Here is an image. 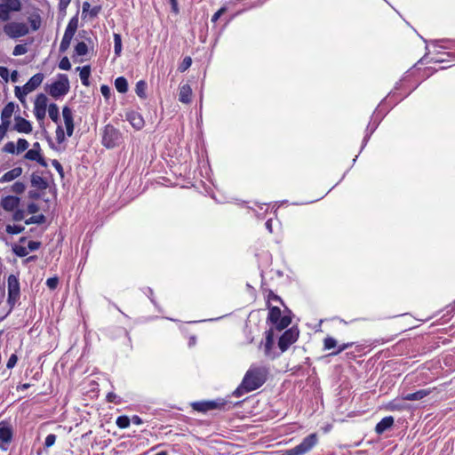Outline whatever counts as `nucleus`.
Segmentation results:
<instances>
[{
  "label": "nucleus",
  "instance_id": "nucleus-1",
  "mask_svg": "<svg viewBox=\"0 0 455 455\" xmlns=\"http://www.w3.org/2000/svg\"><path fill=\"white\" fill-rule=\"evenodd\" d=\"M267 371L265 367H251L243 379V387L246 392L260 387L266 381Z\"/></svg>",
  "mask_w": 455,
  "mask_h": 455
},
{
  "label": "nucleus",
  "instance_id": "nucleus-2",
  "mask_svg": "<svg viewBox=\"0 0 455 455\" xmlns=\"http://www.w3.org/2000/svg\"><path fill=\"white\" fill-rule=\"evenodd\" d=\"M318 443V436L315 433L306 436L297 446L285 450L281 455H304L309 452Z\"/></svg>",
  "mask_w": 455,
  "mask_h": 455
},
{
  "label": "nucleus",
  "instance_id": "nucleus-3",
  "mask_svg": "<svg viewBox=\"0 0 455 455\" xmlns=\"http://www.w3.org/2000/svg\"><path fill=\"white\" fill-rule=\"evenodd\" d=\"M122 142L121 132L111 124H108L104 128L102 136V144L108 148H113L119 146Z\"/></svg>",
  "mask_w": 455,
  "mask_h": 455
},
{
  "label": "nucleus",
  "instance_id": "nucleus-4",
  "mask_svg": "<svg viewBox=\"0 0 455 455\" xmlns=\"http://www.w3.org/2000/svg\"><path fill=\"white\" fill-rule=\"evenodd\" d=\"M69 91V81L68 76L61 74L59 76V80L52 83L50 86L49 93L53 98L66 95Z\"/></svg>",
  "mask_w": 455,
  "mask_h": 455
},
{
  "label": "nucleus",
  "instance_id": "nucleus-5",
  "mask_svg": "<svg viewBox=\"0 0 455 455\" xmlns=\"http://www.w3.org/2000/svg\"><path fill=\"white\" fill-rule=\"evenodd\" d=\"M4 32L11 38H18L26 36L29 29L24 22L12 21L4 26Z\"/></svg>",
  "mask_w": 455,
  "mask_h": 455
},
{
  "label": "nucleus",
  "instance_id": "nucleus-6",
  "mask_svg": "<svg viewBox=\"0 0 455 455\" xmlns=\"http://www.w3.org/2000/svg\"><path fill=\"white\" fill-rule=\"evenodd\" d=\"M299 333L298 329L295 327H291L283 332L278 341L281 352L286 351L291 344L297 341Z\"/></svg>",
  "mask_w": 455,
  "mask_h": 455
},
{
  "label": "nucleus",
  "instance_id": "nucleus-7",
  "mask_svg": "<svg viewBox=\"0 0 455 455\" xmlns=\"http://www.w3.org/2000/svg\"><path fill=\"white\" fill-rule=\"evenodd\" d=\"M21 8L20 0H3L0 4V20L6 21L10 19L11 12H19Z\"/></svg>",
  "mask_w": 455,
  "mask_h": 455
},
{
  "label": "nucleus",
  "instance_id": "nucleus-8",
  "mask_svg": "<svg viewBox=\"0 0 455 455\" xmlns=\"http://www.w3.org/2000/svg\"><path fill=\"white\" fill-rule=\"evenodd\" d=\"M48 98L45 94L40 93L36 96L34 103V114L37 121H43L46 116Z\"/></svg>",
  "mask_w": 455,
  "mask_h": 455
},
{
  "label": "nucleus",
  "instance_id": "nucleus-9",
  "mask_svg": "<svg viewBox=\"0 0 455 455\" xmlns=\"http://www.w3.org/2000/svg\"><path fill=\"white\" fill-rule=\"evenodd\" d=\"M20 299V282L14 275L8 277V303L12 307Z\"/></svg>",
  "mask_w": 455,
  "mask_h": 455
},
{
  "label": "nucleus",
  "instance_id": "nucleus-10",
  "mask_svg": "<svg viewBox=\"0 0 455 455\" xmlns=\"http://www.w3.org/2000/svg\"><path fill=\"white\" fill-rule=\"evenodd\" d=\"M12 438V427L5 421L0 422V449L6 451Z\"/></svg>",
  "mask_w": 455,
  "mask_h": 455
},
{
  "label": "nucleus",
  "instance_id": "nucleus-11",
  "mask_svg": "<svg viewBox=\"0 0 455 455\" xmlns=\"http://www.w3.org/2000/svg\"><path fill=\"white\" fill-rule=\"evenodd\" d=\"M44 76L43 73L34 75L23 86V94H28L35 91L44 81Z\"/></svg>",
  "mask_w": 455,
  "mask_h": 455
},
{
  "label": "nucleus",
  "instance_id": "nucleus-12",
  "mask_svg": "<svg viewBox=\"0 0 455 455\" xmlns=\"http://www.w3.org/2000/svg\"><path fill=\"white\" fill-rule=\"evenodd\" d=\"M62 116L66 126L67 135L71 137L74 132V118L71 108L68 106H65L62 108Z\"/></svg>",
  "mask_w": 455,
  "mask_h": 455
},
{
  "label": "nucleus",
  "instance_id": "nucleus-13",
  "mask_svg": "<svg viewBox=\"0 0 455 455\" xmlns=\"http://www.w3.org/2000/svg\"><path fill=\"white\" fill-rule=\"evenodd\" d=\"M191 405L195 411L207 412L220 407V404L216 401H202L195 402Z\"/></svg>",
  "mask_w": 455,
  "mask_h": 455
},
{
  "label": "nucleus",
  "instance_id": "nucleus-14",
  "mask_svg": "<svg viewBox=\"0 0 455 455\" xmlns=\"http://www.w3.org/2000/svg\"><path fill=\"white\" fill-rule=\"evenodd\" d=\"M15 124L13 129L20 133H30L32 132V125L29 121L25 118L17 116L14 118Z\"/></svg>",
  "mask_w": 455,
  "mask_h": 455
},
{
  "label": "nucleus",
  "instance_id": "nucleus-15",
  "mask_svg": "<svg viewBox=\"0 0 455 455\" xmlns=\"http://www.w3.org/2000/svg\"><path fill=\"white\" fill-rule=\"evenodd\" d=\"M126 119L129 121V123L132 124L133 128L136 130H140L144 126V119L142 116L135 111H131L126 114Z\"/></svg>",
  "mask_w": 455,
  "mask_h": 455
},
{
  "label": "nucleus",
  "instance_id": "nucleus-16",
  "mask_svg": "<svg viewBox=\"0 0 455 455\" xmlns=\"http://www.w3.org/2000/svg\"><path fill=\"white\" fill-rule=\"evenodd\" d=\"M192 100V89L188 84H180L179 87V100L184 104H189Z\"/></svg>",
  "mask_w": 455,
  "mask_h": 455
},
{
  "label": "nucleus",
  "instance_id": "nucleus-17",
  "mask_svg": "<svg viewBox=\"0 0 455 455\" xmlns=\"http://www.w3.org/2000/svg\"><path fill=\"white\" fill-rule=\"evenodd\" d=\"M20 198L17 196H7L1 200V206L7 212H12L18 207Z\"/></svg>",
  "mask_w": 455,
  "mask_h": 455
},
{
  "label": "nucleus",
  "instance_id": "nucleus-18",
  "mask_svg": "<svg viewBox=\"0 0 455 455\" xmlns=\"http://www.w3.org/2000/svg\"><path fill=\"white\" fill-rule=\"evenodd\" d=\"M265 343H264V352L266 356L274 358L272 355V348L274 346V332L272 330H268L265 332Z\"/></svg>",
  "mask_w": 455,
  "mask_h": 455
},
{
  "label": "nucleus",
  "instance_id": "nucleus-19",
  "mask_svg": "<svg viewBox=\"0 0 455 455\" xmlns=\"http://www.w3.org/2000/svg\"><path fill=\"white\" fill-rule=\"evenodd\" d=\"M394 424V418L392 416H387L383 418L375 427V432L378 435L383 434L385 431L389 429Z\"/></svg>",
  "mask_w": 455,
  "mask_h": 455
},
{
  "label": "nucleus",
  "instance_id": "nucleus-20",
  "mask_svg": "<svg viewBox=\"0 0 455 455\" xmlns=\"http://www.w3.org/2000/svg\"><path fill=\"white\" fill-rule=\"evenodd\" d=\"M431 393L430 389H420L414 393H409L403 395L404 401H419L427 396Z\"/></svg>",
  "mask_w": 455,
  "mask_h": 455
},
{
  "label": "nucleus",
  "instance_id": "nucleus-21",
  "mask_svg": "<svg viewBox=\"0 0 455 455\" xmlns=\"http://www.w3.org/2000/svg\"><path fill=\"white\" fill-rule=\"evenodd\" d=\"M22 173V168L21 167H15L12 170L5 172L1 178L0 182H9L16 178L20 177Z\"/></svg>",
  "mask_w": 455,
  "mask_h": 455
},
{
  "label": "nucleus",
  "instance_id": "nucleus-22",
  "mask_svg": "<svg viewBox=\"0 0 455 455\" xmlns=\"http://www.w3.org/2000/svg\"><path fill=\"white\" fill-rule=\"evenodd\" d=\"M31 186L39 190H44L47 188L48 183L41 176H39L36 173H33L31 176Z\"/></svg>",
  "mask_w": 455,
  "mask_h": 455
},
{
  "label": "nucleus",
  "instance_id": "nucleus-23",
  "mask_svg": "<svg viewBox=\"0 0 455 455\" xmlns=\"http://www.w3.org/2000/svg\"><path fill=\"white\" fill-rule=\"evenodd\" d=\"M76 70L79 71L80 79L82 84L85 86L89 85V76L91 74L90 66L77 67Z\"/></svg>",
  "mask_w": 455,
  "mask_h": 455
},
{
  "label": "nucleus",
  "instance_id": "nucleus-24",
  "mask_svg": "<svg viewBox=\"0 0 455 455\" xmlns=\"http://www.w3.org/2000/svg\"><path fill=\"white\" fill-rule=\"evenodd\" d=\"M48 114L49 117L52 120V122L58 124L60 121V112L59 108L55 103H51L48 106Z\"/></svg>",
  "mask_w": 455,
  "mask_h": 455
},
{
  "label": "nucleus",
  "instance_id": "nucleus-25",
  "mask_svg": "<svg viewBox=\"0 0 455 455\" xmlns=\"http://www.w3.org/2000/svg\"><path fill=\"white\" fill-rule=\"evenodd\" d=\"M115 86L121 93H125L128 91V83L124 76H119L115 80Z\"/></svg>",
  "mask_w": 455,
  "mask_h": 455
},
{
  "label": "nucleus",
  "instance_id": "nucleus-26",
  "mask_svg": "<svg viewBox=\"0 0 455 455\" xmlns=\"http://www.w3.org/2000/svg\"><path fill=\"white\" fill-rule=\"evenodd\" d=\"M77 26H78V20L76 17H73L69 20V22L65 29L64 34L74 36V35L77 29Z\"/></svg>",
  "mask_w": 455,
  "mask_h": 455
},
{
  "label": "nucleus",
  "instance_id": "nucleus-27",
  "mask_svg": "<svg viewBox=\"0 0 455 455\" xmlns=\"http://www.w3.org/2000/svg\"><path fill=\"white\" fill-rule=\"evenodd\" d=\"M281 310L277 307H272L269 309L268 320L275 325L281 317Z\"/></svg>",
  "mask_w": 455,
  "mask_h": 455
},
{
  "label": "nucleus",
  "instance_id": "nucleus-28",
  "mask_svg": "<svg viewBox=\"0 0 455 455\" xmlns=\"http://www.w3.org/2000/svg\"><path fill=\"white\" fill-rule=\"evenodd\" d=\"M146 91H147V83L143 80L138 81L136 84V86H135L136 94L140 98L145 99L147 97Z\"/></svg>",
  "mask_w": 455,
  "mask_h": 455
},
{
  "label": "nucleus",
  "instance_id": "nucleus-29",
  "mask_svg": "<svg viewBox=\"0 0 455 455\" xmlns=\"http://www.w3.org/2000/svg\"><path fill=\"white\" fill-rule=\"evenodd\" d=\"M15 105L12 102H9L1 112V118L11 119L14 112Z\"/></svg>",
  "mask_w": 455,
  "mask_h": 455
},
{
  "label": "nucleus",
  "instance_id": "nucleus-30",
  "mask_svg": "<svg viewBox=\"0 0 455 455\" xmlns=\"http://www.w3.org/2000/svg\"><path fill=\"white\" fill-rule=\"evenodd\" d=\"M114 51L116 56H120L122 52V38L119 34H114Z\"/></svg>",
  "mask_w": 455,
  "mask_h": 455
},
{
  "label": "nucleus",
  "instance_id": "nucleus-31",
  "mask_svg": "<svg viewBox=\"0 0 455 455\" xmlns=\"http://www.w3.org/2000/svg\"><path fill=\"white\" fill-rule=\"evenodd\" d=\"M291 322V319L288 315L281 316L279 321L275 324V328L279 331L286 328Z\"/></svg>",
  "mask_w": 455,
  "mask_h": 455
},
{
  "label": "nucleus",
  "instance_id": "nucleus-32",
  "mask_svg": "<svg viewBox=\"0 0 455 455\" xmlns=\"http://www.w3.org/2000/svg\"><path fill=\"white\" fill-rule=\"evenodd\" d=\"M130 423H131V419L129 417L127 416H119L116 420V426L119 427V428H127L129 426H130Z\"/></svg>",
  "mask_w": 455,
  "mask_h": 455
},
{
  "label": "nucleus",
  "instance_id": "nucleus-33",
  "mask_svg": "<svg viewBox=\"0 0 455 455\" xmlns=\"http://www.w3.org/2000/svg\"><path fill=\"white\" fill-rule=\"evenodd\" d=\"M72 38L73 36L64 34L60 44V52H64L68 49Z\"/></svg>",
  "mask_w": 455,
  "mask_h": 455
},
{
  "label": "nucleus",
  "instance_id": "nucleus-34",
  "mask_svg": "<svg viewBox=\"0 0 455 455\" xmlns=\"http://www.w3.org/2000/svg\"><path fill=\"white\" fill-rule=\"evenodd\" d=\"M75 52L77 56L86 55L88 52V46L84 42H79L75 47Z\"/></svg>",
  "mask_w": 455,
  "mask_h": 455
},
{
  "label": "nucleus",
  "instance_id": "nucleus-35",
  "mask_svg": "<svg viewBox=\"0 0 455 455\" xmlns=\"http://www.w3.org/2000/svg\"><path fill=\"white\" fill-rule=\"evenodd\" d=\"M45 221V217L43 214L35 215L25 220L27 225L30 224H43Z\"/></svg>",
  "mask_w": 455,
  "mask_h": 455
},
{
  "label": "nucleus",
  "instance_id": "nucleus-36",
  "mask_svg": "<svg viewBox=\"0 0 455 455\" xmlns=\"http://www.w3.org/2000/svg\"><path fill=\"white\" fill-rule=\"evenodd\" d=\"M25 229L24 227L19 225H7L6 232L11 235H17L23 232Z\"/></svg>",
  "mask_w": 455,
  "mask_h": 455
},
{
  "label": "nucleus",
  "instance_id": "nucleus-37",
  "mask_svg": "<svg viewBox=\"0 0 455 455\" xmlns=\"http://www.w3.org/2000/svg\"><path fill=\"white\" fill-rule=\"evenodd\" d=\"M324 349L329 350L337 347V340L332 337H327L323 340Z\"/></svg>",
  "mask_w": 455,
  "mask_h": 455
},
{
  "label": "nucleus",
  "instance_id": "nucleus-38",
  "mask_svg": "<svg viewBox=\"0 0 455 455\" xmlns=\"http://www.w3.org/2000/svg\"><path fill=\"white\" fill-rule=\"evenodd\" d=\"M29 144L27 140L25 139H19L17 141V154L21 153L25 151L28 148Z\"/></svg>",
  "mask_w": 455,
  "mask_h": 455
},
{
  "label": "nucleus",
  "instance_id": "nucleus-39",
  "mask_svg": "<svg viewBox=\"0 0 455 455\" xmlns=\"http://www.w3.org/2000/svg\"><path fill=\"white\" fill-rule=\"evenodd\" d=\"M12 250L13 252L19 257H25L28 254V250L27 247L21 245H15Z\"/></svg>",
  "mask_w": 455,
  "mask_h": 455
},
{
  "label": "nucleus",
  "instance_id": "nucleus-40",
  "mask_svg": "<svg viewBox=\"0 0 455 455\" xmlns=\"http://www.w3.org/2000/svg\"><path fill=\"white\" fill-rule=\"evenodd\" d=\"M40 152L36 148H31L27 151L25 154V157L28 160L36 161V159L39 157Z\"/></svg>",
  "mask_w": 455,
  "mask_h": 455
},
{
  "label": "nucleus",
  "instance_id": "nucleus-41",
  "mask_svg": "<svg viewBox=\"0 0 455 455\" xmlns=\"http://www.w3.org/2000/svg\"><path fill=\"white\" fill-rule=\"evenodd\" d=\"M28 52V48L25 44H17L12 52L14 56L23 55Z\"/></svg>",
  "mask_w": 455,
  "mask_h": 455
},
{
  "label": "nucleus",
  "instance_id": "nucleus-42",
  "mask_svg": "<svg viewBox=\"0 0 455 455\" xmlns=\"http://www.w3.org/2000/svg\"><path fill=\"white\" fill-rule=\"evenodd\" d=\"M26 186L24 183L17 181L12 187V191L16 194H21L25 191Z\"/></svg>",
  "mask_w": 455,
  "mask_h": 455
},
{
  "label": "nucleus",
  "instance_id": "nucleus-43",
  "mask_svg": "<svg viewBox=\"0 0 455 455\" xmlns=\"http://www.w3.org/2000/svg\"><path fill=\"white\" fill-rule=\"evenodd\" d=\"M192 64V60L190 57L184 58L181 64L179 66V71L180 72H185Z\"/></svg>",
  "mask_w": 455,
  "mask_h": 455
},
{
  "label": "nucleus",
  "instance_id": "nucleus-44",
  "mask_svg": "<svg viewBox=\"0 0 455 455\" xmlns=\"http://www.w3.org/2000/svg\"><path fill=\"white\" fill-rule=\"evenodd\" d=\"M354 345L353 342H349V343H343L341 345H339L338 347V349L336 351H333L330 354V355H337L339 354H340L342 351L351 347L352 346Z\"/></svg>",
  "mask_w": 455,
  "mask_h": 455
},
{
  "label": "nucleus",
  "instance_id": "nucleus-45",
  "mask_svg": "<svg viewBox=\"0 0 455 455\" xmlns=\"http://www.w3.org/2000/svg\"><path fill=\"white\" fill-rule=\"evenodd\" d=\"M59 68L62 70H69L71 68V63L68 57H63L60 63Z\"/></svg>",
  "mask_w": 455,
  "mask_h": 455
},
{
  "label": "nucleus",
  "instance_id": "nucleus-46",
  "mask_svg": "<svg viewBox=\"0 0 455 455\" xmlns=\"http://www.w3.org/2000/svg\"><path fill=\"white\" fill-rule=\"evenodd\" d=\"M56 140L59 143H62L65 140V132L60 125H58L56 129Z\"/></svg>",
  "mask_w": 455,
  "mask_h": 455
},
{
  "label": "nucleus",
  "instance_id": "nucleus-47",
  "mask_svg": "<svg viewBox=\"0 0 455 455\" xmlns=\"http://www.w3.org/2000/svg\"><path fill=\"white\" fill-rule=\"evenodd\" d=\"M56 435L54 434H49L44 441V446L46 448L52 447L56 442Z\"/></svg>",
  "mask_w": 455,
  "mask_h": 455
},
{
  "label": "nucleus",
  "instance_id": "nucleus-48",
  "mask_svg": "<svg viewBox=\"0 0 455 455\" xmlns=\"http://www.w3.org/2000/svg\"><path fill=\"white\" fill-rule=\"evenodd\" d=\"M3 150L6 153H10V154H15L17 153V150H16V147H15V144L12 142V141H9L7 142Z\"/></svg>",
  "mask_w": 455,
  "mask_h": 455
},
{
  "label": "nucleus",
  "instance_id": "nucleus-49",
  "mask_svg": "<svg viewBox=\"0 0 455 455\" xmlns=\"http://www.w3.org/2000/svg\"><path fill=\"white\" fill-rule=\"evenodd\" d=\"M58 284H59V279L57 277H51V278H48L46 281V285L51 290L56 289Z\"/></svg>",
  "mask_w": 455,
  "mask_h": 455
},
{
  "label": "nucleus",
  "instance_id": "nucleus-50",
  "mask_svg": "<svg viewBox=\"0 0 455 455\" xmlns=\"http://www.w3.org/2000/svg\"><path fill=\"white\" fill-rule=\"evenodd\" d=\"M10 124H11V119L1 118L0 130H2L6 134Z\"/></svg>",
  "mask_w": 455,
  "mask_h": 455
},
{
  "label": "nucleus",
  "instance_id": "nucleus-51",
  "mask_svg": "<svg viewBox=\"0 0 455 455\" xmlns=\"http://www.w3.org/2000/svg\"><path fill=\"white\" fill-rule=\"evenodd\" d=\"M14 92L15 96L20 100V101L24 102L27 94H23L22 87L16 86Z\"/></svg>",
  "mask_w": 455,
  "mask_h": 455
},
{
  "label": "nucleus",
  "instance_id": "nucleus-52",
  "mask_svg": "<svg viewBox=\"0 0 455 455\" xmlns=\"http://www.w3.org/2000/svg\"><path fill=\"white\" fill-rule=\"evenodd\" d=\"M17 361H18V356L15 354H12L10 356V358H9L7 363H6V367L8 369H12L16 365Z\"/></svg>",
  "mask_w": 455,
  "mask_h": 455
},
{
  "label": "nucleus",
  "instance_id": "nucleus-53",
  "mask_svg": "<svg viewBox=\"0 0 455 455\" xmlns=\"http://www.w3.org/2000/svg\"><path fill=\"white\" fill-rule=\"evenodd\" d=\"M41 246V243L40 242H36V241H29L28 243V247L27 249L28 250V251H36L40 248Z\"/></svg>",
  "mask_w": 455,
  "mask_h": 455
},
{
  "label": "nucleus",
  "instance_id": "nucleus-54",
  "mask_svg": "<svg viewBox=\"0 0 455 455\" xmlns=\"http://www.w3.org/2000/svg\"><path fill=\"white\" fill-rule=\"evenodd\" d=\"M52 164L56 169V171L60 173V175L61 177H63L64 172H63V168H62V165L60 164V163L58 160L54 159L52 161Z\"/></svg>",
  "mask_w": 455,
  "mask_h": 455
},
{
  "label": "nucleus",
  "instance_id": "nucleus-55",
  "mask_svg": "<svg viewBox=\"0 0 455 455\" xmlns=\"http://www.w3.org/2000/svg\"><path fill=\"white\" fill-rule=\"evenodd\" d=\"M25 218V212L23 210H16L13 213V220L15 221L22 220Z\"/></svg>",
  "mask_w": 455,
  "mask_h": 455
},
{
  "label": "nucleus",
  "instance_id": "nucleus-56",
  "mask_svg": "<svg viewBox=\"0 0 455 455\" xmlns=\"http://www.w3.org/2000/svg\"><path fill=\"white\" fill-rule=\"evenodd\" d=\"M227 11L226 7H221L218 12H216L212 17V22H216L220 17L224 14Z\"/></svg>",
  "mask_w": 455,
  "mask_h": 455
},
{
  "label": "nucleus",
  "instance_id": "nucleus-57",
  "mask_svg": "<svg viewBox=\"0 0 455 455\" xmlns=\"http://www.w3.org/2000/svg\"><path fill=\"white\" fill-rule=\"evenodd\" d=\"M100 92L102 93V95L106 99H108L110 97V94H111L110 88L108 85H105V84L100 86Z\"/></svg>",
  "mask_w": 455,
  "mask_h": 455
},
{
  "label": "nucleus",
  "instance_id": "nucleus-58",
  "mask_svg": "<svg viewBox=\"0 0 455 455\" xmlns=\"http://www.w3.org/2000/svg\"><path fill=\"white\" fill-rule=\"evenodd\" d=\"M0 76L5 81H8L9 70L5 67H0Z\"/></svg>",
  "mask_w": 455,
  "mask_h": 455
},
{
  "label": "nucleus",
  "instance_id": "nucleus-59",
  "mask_svg": "<svg viewBox=\"0 0 455 455\" xmlns=\"http://www.w3.org/2000/svg\"><path fill=\"white\" fill-rule=\"evenodd\" d=\"M244 393H247L245 391V387H243V382L241 383V385L234 391L233 395L236 397H239L241 395H243Z\"/></svg>",
  "mask_w": 455,
  "mask_h": 455
},
{
  "label": "nucleus",
  "instance_id": "nucleus-60",
  "mask_svg": "<svg viewBox=\"0 0 455 455\" xmlns=\"http://www.w3.org/2000/svg\"><path fill=\"white\" fill-rule=\"evenodd\" d=\"M39 211V207L37 204L31 203L28 205V212L30 214H35Z\"/></svg>",
  "mask_w": 455,
  "mask_h": 455
},
{
  "label": "nucleus",
  "instance_id": "nucleus-61",
  "mask_svg": "<svg viewBox=\"0 0 455 455\" xmlns=\"http://www.w3.org/2000/svg\"><path fill=\"white\" fill-rule=\"evenodd\" d=\"M71 0H60L59 8L60 11L65 12Z\"/></svg>",
  "mask_w": 455,
  "mask_h": 455
},
{
  "label": "nucleus",
  "instance_id": "nucleus-62",
  "mask_svg": "<svg viewBox=\"0 0 455 455\" xmlns=\"http://www.w3.org/2000/svg\"><path fill=\"white\" fill-rule=\"evenodd\" d=\"M403 408H404V406H403V405H402V404H400V403H396L395 401H394V402H392V403H390V409H391V410H393V411H394V410H395V411H401V410H403Z\"/></svg>",
  "mask_w": 455,
  "mask_h": 455
},
{
  "label": "nucleus",
  "instance_id": "nucleus-63",
  "mask_svg": "<svg viewBox=\"0 0 455 455\" xmlns=\"http://www.w3.org/2000/svg\"><path fill=\"white\" fill-rule=\"evenodd\" d=\"M100 9H101L100 6H94V7H92L90 10V16L92 17V18L96 17L99 14V12H100Z\"/></svg>",
  "mask_w": 455,
  "mask_h": 455
},
{
  "label": "nucleus",
  "instance_id": "nucleus-64",
  "mask_svg": "<svg viewBox=\"0 0 455 455\" xmlns=\"http://www.w3.org/2000/svg\"><path fill=\"white\" fill-rule=\"evenodd\" d=\"M131 419V422H132L134 425H141L143 423V420L141 418H140L138 415H133Z\"/></svg>",
  "mask_w": 455,
  "mask_h": 455
}]
</instances>
